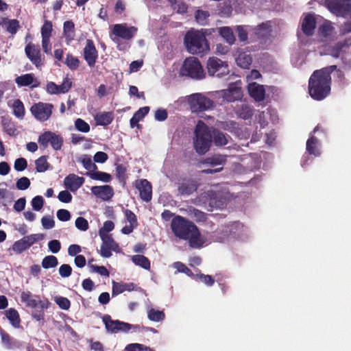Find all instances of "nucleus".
Instances as JSON below:
<instances>
[{"instance_id":"obj_14","label":"nucleus","mask_w":351,"mask_h":351,"mask_svg":"<svg viewBox=\"0 0 351 351\" xmlns=\"http://www.w3.org/2000/svg\"><path fill=\"white\" fill-rule=\"evenodd\" d=\"M102 244L100 249V254L102 257L109 258L112 256L111 251L120 252L119 245L114 241L112 236H101Z\"/></svg>"},{"instance_id":"obj_10","label":"nucleus","mask_w":351,"mask_h":351,"mask_svg":"<svg viewBox=\"0 0 351 351\" xmlns=\"http://www.w3.org/2000/svg\"><path fill=\"white\" fill-rule=\"evenodd\" d=\"M189 103L194 112H202L213 106V102L209 98L200 93H195L190 96Z\"/></svg>"},{"instance_id":"obj_60","label":"nucleus","mask_w":351,"mask_h":351,"mask_svg":"<svg viewBox=\"0 0 351 351\" xmlns=\"http://www.w3.org/2000/svg\"><path fill=\"white\" fill-rule=\"evenodd\" d=\"M75 227L82 231H86L89 228V225L87 219L82 217H79L75 220Z\"/></svg>"},{"instance_id":"obj_58","label":"nucleus","mask_w":351,"mask_h":351,"mask_svg":"<svg viewBox=\"0 0 351 351\" xmlns=\"http://www.w3.org/2000/svg\"><path fill=\"white\" fill-rule=\"evenodd\" d=\"M125 351H149L150 348L140 343H130L126 346Z\"/></svg>"},{"instance_id":"obj_20","label":"nucleus","mask_w":351,"mask_h":351,"mask_svg":"<svg viewBox=\"0 0 351 351\" xmlns=\"http://www.w3.org/2000/svg\"><path fill=\"white\" fill-rule=\"evenodd\" d=\"M0 26L12 36L16 34L21 27L18 20L10 19L8 17H2L0 19Z\"/></svg>"},{"instance_id":"obj_56","label":"nucleus","mask_w":351,"mask_h":351,"mask_svg":"<svg viewBox=\"0 0 351 351\" xmlns=\"http://www.w3.org/2000/svg\"><path fill=\"white\" fill-rule=\"evenodd\" d=\"M55 302L62 310H68L71 306L70 300L68 298L62 296L56 297Z\"/></svg>"},{"instance_id":"obj_2","label":"nucleus","mask_w":351,"mask_h":351,"mask_svg":"<svg viewBox=\"0 0 351 351\" xmlns=\"http://www.w3.org/2000/svg\"><path fill=\"white\" fill-rule=\"evenodd\" d=\"M215 29H204V32H188L184 37V43L189 53L192 54H204L209 50V45L206 35L215 32Z\"/></svg>"},{"instance_id":"obj_8","label":"nucleus","mask_w":351,"mask_h":351,"mask_svg":"<svg viewBox=\"0 0 351 351\" xmlns=\"http://www.w3.org/2000/svg\"><path fill=\"white\" fill-rule=\"evenodd\" d=\"M53 105L49 103L38 102L30 108V112L36 119L44 122L47 121L52 114Z\"/></svg>"},{"instance_id":"obj_16","label":"nucleus","mask_w":351,"mask_h":351,"mask_svg":"<svg viewBox=\"0 0 351 351\" xmlns=\"http://www.w3.org/2000/svg\"><path fill=\"white\" fill-rule=\"evenodd\" d=\"M83 53L84 58L86 61L88 65L90 67H93L95 65L98 58V51L93 40H86Z\"/></svg>"},{"instance_id":"obj_53","label":"nucleus","mask_w":351,"mask_h":351,"mask_svg":"<svg viewBox=\"0 0 351 351\" xmlns=\"http://www.w3.org/2000/svg\"><path fill=\"white\" fill-rule=\"evenodd\" d=\"M53 31L52 23L46 20L41 27L42 38H50Z\"/></svg>"},{"instance_id":"obj_21","label":"nucleus","mask_w":351,"mask_h":351,"mask_svg":"<svg viewBox=\"0 0 351 351\" xmlns=\"http://www.w3.org/2000/svg\"><path fill=\"white\" fill-rule=\"evenodd\" d=\"M316 27V21L313 14H308L302 22V30L303 33L309 36L314 33Z\"/></svg>"},{"instance_id":"obj_35","label":"nucleus","mask_w":351,"mask_h":351,"mask_svg":"<svg viewBox=\"0 0 351 351\" xmlns=\"http://www.w3.org/2000/svg\"><path fill=\"white\" fill-rule=\"evenodd\" d=\"M236 113L239 117L247 120L252 117L254 111L252 108L249 105L243 104L237 107Z\"/></svg>"},{"instance_id":"obj_55","label":"nucleus","mask_w":351,"mask_h":351,"mask_svg":"<svg viewBox=\"0 0 351 351\" xmlns=\"http://www.w3.org/2000/svg\"><path fill=\"white\" fill-rule=\"evenodd\" d=\"M75 128L82 132L87 133L90 131V125L84 120L78 118L75 121Z\"/></svg>"},{"instance_id":"obj_51","label":"nucleus","mask_w":351,"mask_h":351,"mask_svg":"<svg viewBox=\"0 0 351 351\" xmlns=\"http://www.w3.org/2000/svg\"><path fill=\"white\" fill-rule=\"evenodd\" d=\"M332 29V27L330 24L326 23L319 27L318 34L319 36L326 39L331 35Z\"/></svg>"},{"instance_id":"obj_25","label":"nucleus","mask_w":351,"mask_h":351,"mask_svg":"<svg viewBox=\"0 0 351 351\" xmlns=\"http://www.w3.org/2000/svg\"><path fill=\"white\" fill-rule=\"evenodd\" d=\"M248 92L256 101H261L265 99V90L263 85L255 82L250 83L248 86Z\"/></svg>"},{"instance_id":"obj_43","label":"nucleus","mask_w":351,"mask_h":351,"mask_svg":"<svg viewBox=\"0 0 351 351\" xmlns=\"http://www.w3.org/2000/svg\"><path fill=\"white\" fill-rule=\"evenodd\" d=\"M47 156H42L35 160L36 170L43 173L49 169L50 164L47 162Z\"/></svg>"},{"instance_id":"obj_41","label":"nucleus","mask_w":351,"mask_h":351,"mask_svg":"<svg viewBox=\"0 0 351 351\" xmlns=\"http://www.w3.org/2000/svg\"><path fill=\"white\" fill-rule=\"evenodd\" d=\"M236 60L237 64L243 69H247L252 62L251 56L245 52L240 53Z\"/></svg>"},{"instance_id":"obj_24","label":"nucleus","mask_w":351,"mask_h":351,"mask_svg":"<svg viewBox=\"0 0 351 351\" xmlns=\"http://www.w3.org/2000/svg\"><path fill=\"white\" fill-rule=\"evenodd\" d=\"M15 82L19 86H27L32 85V88H36L40 86V82L37 79L34 78L33 73H27L17 77Z\"/></svg>"},{"instance_id":"obj_19","label":"nucleus","mask_w":351,"mask_h":351,"mask_svg":"<svg viewBox=\"0 0 351 351\" xmlns=\"http://www.w3.org/2000/svg\"><path fill=\"white\" fill-rule=\"evenodd\" d=\"M84 183V178L74 173L69 174L64 180V184L72 192L76 191Z\"/></svg>"},{"instance_id":"obj_31","label":"nucleus","mask_w":351,"mask_h":351,"mask_svg":"<svg viewBox=\"0 0 351 351\" xmlns=\"http://www.w3.org/2000/svg\"><path fill=\"white\" fill-rule=\"evenodd\" d=\"M149 111V107L148 106L140 108L131 118L130 121V127L132 128L136 126L139 127L138 122L148 114Z\"/></svg>"},{"instance_id":"obj_46","label":"nucleus","mask_w":351,"mask_h":351,"mask_svg":"<svg viewBox=\"0 0 351 351\" xmlns=\"http://www.w3.org/2000/svg\"><path fill=\"white\" fill-rule=\"evenodd\" d=\"M148 319L152 322H161L165 319V314L162 311L150 308L147 312Z\"/></svg>"},{"instance_id":"obj_38","label":"nucleus","mask_w":351,"mask_h":351,"mask_svg":"<svg viewBox=\"0 0 351 351\" xmlns=\"http://www.w3.org/2000/svg\"><path fill=\"white\" fill-rule=\"evenodd\" d=\"M132 261L144 269L149 270L151 267L150 261L146 256L143 255H134L132 256Z\"/></svg>"},{"instance_id":"obj_26","label":"nucleus","mask_w":351,"mask_h":351,"mask_svg":"<svg viewBox=\"0 0 351 351\" xmlns=\"http://www.w3.org/2000/svg\"><path fill=\"white\" fill-rule=\"evenodd\" d=\"M226 155L215 154L205 158L201 161V163L210 167H215L218 165L223 166L226 163Z\"/></svg>"},{"instance_id":"obj_9","label":"nucleus","mask_w":351,"mask_h":351,"mask_svg":"<svg viewBox=\"0 0 351 351\" xmlns=\"http://www.w3.org/2000/svg\"><path fill=\"white\" fill-rule=\"evenodd\" d=\"M219 94L223 97V100L227 102H234L241 99L243 97V91L241 80L231 83L227 89L219 91Z\"/></svg>"},{"instance_id":"obj_36","label":"nucleus","mask_w":351,"mask_h":351,"mask_svg":"<svg viewBox=\"0 0 351 351\" xmlns=\"http://www.w3.org/2000/svg\"><path fill=\"white\" fill-rule=\"evenodd\" d=\"M5 314L13 327L16 328H19L21 324V318L18 311L15 308H10L6 310L5 311Z\"/></svg>"},{"instance_id":"obj_34","label":"nucleus","mask_w":351,"mask_h":351,"mask_svg":"<svg viewBox=\"0 0 351 351\" xmlns=\"http://www.w3.org/2000/svg\"><path fill=\"white\" fill-rule=\"evenodd\" d=\"M351 45V39H346L335 43L329 49L330 54L334 58H338L343 48H347Z\"/></svg>"},{"instance_id":"obj_18","label":"nucleus","mask_w":351,"mask_h":351,"mask_svg":"<svg viewBox=\"0 0 351 351\" xmlns=\"http://www.w3.org/2000/svg\"><path fill=\"white\" fill-rule=\"evenodd\" d=\"M328 8L337 15L348 16L351 13V2L327 1Z\"/></svg>"},{"instance_id":"obj_33","label":"nucleus","mask_w":351,"mask_h":351,"mask_svg":"<svg viewBox=\"0 0 351 351\" xmlns=\"http://www.w3.org/2000/svg\"><path fill=\"white\" fill-rule=\"evenodd\" d=\"M219 34L228 43L232 45L234 43L236 39L231 27L228 26L221 27L217 29Z\"/></svg>"},{"instance_id":"obj_13","label":"nucleus","mask_w":351,"mask_h":351,"mask_svg":"<svg viewBox=\"0 0 351 351\" xmlns=\"http://www.w3.org/2000/svg\"><path fill=\"white\" fill-rule=\"evenodd\" d=\"M21 301L25 303L27 307L36 308L40 305L42 308H49L50 304L47 299L40 300L39 295H32L30 291H23L21 293Z\"/></svg>"},{"instance_id":"obj_11","label":"nucleus","mask_w":351,"mask_h":351,"mask_svg":"<svg viewBox=\"0 0 351 351\" xmlns=\"http://www.w3.org/2000/svg\"><path fill=\"white\" fill-rule=\"evenodd\" d=\"M25 53L30 62L37 69H40L44 64L45 58L41 54L39 45L29 42L25 47Z\"/></svg>"},{"instance_id":"obj_61","label":"nucleus","mask_w":351,"mask_h":351,"mask_svg":"<svg viewBox=\"0 0 351 351\" xmlns=\"http://www.w3.org/2000/svg\"><path fill=\"white\" fill-rule=\"evenodd\" d=\"M32 315L37 321L44 320L45 317V310L47 308H42L40 305H38L36 308H34Z\"/></svg>"},{"instance_id":"obj_59","label":"nucleus","mask_w":351,"mask_h":351,"mask_svg":"<svg viewBox=\"0 0 351 351\" xmlns=\"http://www.w3.org/2000/svg\"><path fill=\"white\" fill-rule=\"evenodd\" d=\"M191 215L197 222H204L207 219V215L196 208L191 210Z\"/></svg>"},{"instance_id":"obj_47","label":"nucleus","mask_w":351,"mask_h":351,"mask_svg":"<svg viewBox=\"0 0 351 351\" xmlns=\"http://www.w3.org/2000/svg\"><path fill=\"white\" fill-rule=\"evenodd\" d=\"M58 265L57 257L53 255L45 256L42 261V267L45 269L56 267Z\"/></svg>"},{"instance_id":"obj_30","label":"nucleus","mask_w":351,"mask_h":351,"mask_svg":"<svg viewBox=\"0 0 351 351\" xmlns=\"http://www.w3.org/2000/svg\"><path fill=\"white\" fill-rule=\"evenodd\" d=\"M91 191L95 195H99L104 199H110L114 194L112 186L109 185L93 186Z\"/></svg>"},{"instance_id":"obj_40","label":"nucleus","mask_w":351,"mask_h":351,"mask_svg":"<svg viewBox=\"0 0 351 351\" xmlns=\"http://www.w3.org/2000/svg\"><path fill=\"white\" fill-rule=\"evenodd\" d=\"M86 175L90 177L93 180H101L104 182H110L112 177L111 176L106 172L94 171L93 172H86Z\"/></svg>"},{"instance_id":"obj_62","label":"nucleus","mask_w":351,"mask_h":351,"mask_svg":"<svg viewBox=\"0 0 351 351\" xmlns=\"http://www.w3.org/2000/svg\"><path fill=\"white\" fill-rule=\"evenodd\" d=\"M44 204V199L40 195L34 197L32 200V206L34 210L39 211L42 209Z\"/></svg>"},{"instance_id":"obj_5","label":"nucleus","mask_w":351,"mask_h":351,"mask_svg":"<svg viewBox=\"0 0 351 351\" xmlns=\"http://www.w3.org/2000/svg\"><path fill=\"white\" fill-rule=\"evenodd\" d=\"M180 74L195 80H202L205 77L204 69L195 57H189L185 59L180 69Z\"/></svg>"},{"instance_id":"obj_7","label":"nucleus","mask_w":351,"mask_h":351,"mask_svg":"<svg viewBox=\"0 0 351 351\" xmlns=\"http://www.w3.org/2000/svg\"><path fill=\"white\" fill-rule=\"evenodd\" d=\"M206 68L210 76L221 77L229 73L228 64L216 57L209 58Z\"/></svg>"},{"instance_id":"obj_44","label":"nucleus","mask_w":351,"mask_h":351,"mask_svg":"<svg viewBox=\"0 0 351 351\" xmlns=\"http://www.w3.org/2000/svg\"><path fill=\"white\" fill-rule=\"evenodd\" d=\"M318 143L317 138L311 136L306 141V151L309 154L314 155L317 156L319 155V152L317 148V145Z\"/></svg>"},{"instance_id":"obj_39","label":"nucleus","mask_w":351,"mask_h":351,"mask_svg":"<svg viewBox=\"0 0 351 351\" xmlns=\"http://www.w3.org/2000/svg\"><path fill=\"white\" fill-rule=\"evenodd\" d=\"M63 32L66 40L69 42L75 37V25L71 21H66L63 25Z\"/></svg>"},{"instance_id":"obj_32","label":"nucleus","mask_w":351,"mask_h":351,"mask_svg":"<svg viewBox=\"0 0 351 351\" xmlns=\"http://www.w3.org/2000/svg\"><path fill=\"white\" fill-rule=\"evenodd\" d=\"M98 125L107 126L110 125L114 119L112 112H104L97 114L95 117Z\"/></svg>"},{"instance_id":"obj_27","label":"nucleus","mask_w":351,"mask_h":351,"mask_svg":"<svg viewBox=\"0 0 351 351\" xmlns=\"http://www.w3.org/2000/svg\"><path fill=\"white\" fill-rule=\"evenodd\" d=\"M197 189L196 182L193 180H187L178 186V191L182 195H189L195 192Z\"/></svg>"},{"instance_id":"obj_49","label":"nucleus","mask_w":351,"mask_h":351,"mask_svg":"<svg viewBox=\"0 0 351 351\" xmlns=\"http://www.w3.org/2000/svg\"><path fill=\"white\" fill-rule=\"evenodd\" d=\"M81 162L88 171L87 172H93L97 169V165L92 162L90 156L84 155L81 159Z\"/></svg>"},{"instance_id":"obj_63","label":"nucleus","mask_w":351,"mask_h":351,"mask_svg":"<svg viewBox=\"0 0 351 351\" xmlns=\"http://www.w3.org/2000/svg\"><path fill=\"white\" fill-rule=\"evenodd\" d=\"M30 180L27 177H22L19 178L16 183V186L19 190H25L28 189L30 186Z\"/></svg>"},{"instance_id":"obj_29","label":"nucleus","mask_w":351,"mask_h":351,"mask_svg":"<svg viewBox=\"0 0 351 351\" xmlns=\"http://www.w3.org/2000/svg\"><path fill=\"white\" fill-rule=\"evenodd\" d=\"M134 284L132 282L123 283L112 282V295L114 297L119 294L123 293L125 291H131L134 289Z\"/></svg>"},{"instance_id":"obj_37","label":"nucleus","mask_w":351,"mask_h":351,"mask_svg":"<svg viewBox=\"0 0 351 351\" xmlns=\"http://www.w3.org/2000/svg\"><path fill=\"white\" fill-rule=\"evenodd\" d=\"M102 321L105 324L106 329L112 333H117V326L121 324H119V320L112 319L110 315L106 314L102 317Z\"/></svg>"},{"instance_id":"obj_3","label":"nucleus","mask_w":351,"mask_h":351,"mask_svg":"<svg viewBox=\"0 0 351 351\" xmlns=\"http://www.w3.org/2000/svg\"><path fill=\"white\" fill-rule=\"evenodd\" d=\"M195 138L194 147L199 154H204L209 149L212 143V134L209 128L202 121H199L195 129Z\"/></svg>"},{"instance_id":"obj_50","label":"nucleus","mask_w":351,"mask_h":351,"mask_svg":"<svg viewBox=\"0 0 351 351\" xmlns=\"http://www.w3.org/2000/svg\"><path fill=\"white\" fill-rule=\"evenodd\" d=\"M127 168L123 164H116V176L119 180L125 182L127 179Z\"/></svg>"},{"instance_id":"obj_64","label":"nucleus","mask_w":351,"mask_h":351,"mask_svg":"<svg viewBox=\"0 0 351 351\" xmlns=\"http://www.w3.org/2000/svg\"><path fill=\"white\" fill-rule=\"evenodd\" d=\"M27 167V162L24 158H19L14 161V167L17 171H24Z\"/></svg>"},{"instance_id":"obj_23","label":"nucleus","mask_w":351,"mask_h":351,"mask_svg":"<svg viewBox=\"0 0 351 351\" xmlns=\"http://www.w3.org/2000/svg\"><path fill=\"white\" fill-rule=\"evenodd\" d=\"M0 335L1 338V343L3 346L8 350H14L21 347L20 342L11 337L8 332L3 330L0 327Z\"/></svg>"},{"instance_id":"obj_4","label":"nucleus","mask_w":351,"mask_h":351,"mask_svg":"<svg viewBox=\"0 0 351 351\" xmlns=\"http://www.w3.org/2000/svg\"><path fill=\"white\" fill-rule=\"evenodd\" d=\"M171 228L177 237L187 240L193 230L196 229V225L184 217L178 215L172 219Z\"/></svg>"},{"instance_id":"obj_22","label":"nucleus","mask_w":351,"mask_h":351,"mask_svg":"<svg viewBox=\"0 0 351 351\" xmlns=\"http://www.w3.org/2000/svg\"><path fill=\"white\" fill-rule=\"evenodd\" d=\"M187 240H189V246L195 249L202 247L206 241L205 238L201 235L197 226L196 229L193 230Z\"/></svg>"},{"instance_id":"obj_52","label":"nucleus","mask_w":351,"mask_h":351,"mask_svg":"<svg viewBox=\"0 0 351 351\" xmlns=\"http://www.w3.org/2000/svg\"><path fill=\"white\" fill-rule=\"evenodd\" d=\"M195 16L196 21L199 24L204 25L207 23V20H208V17L210 16V14H209L208 12H207V11L198 10L195 12Z\"/></svg>"},{"instance_id":"obj_45","label":"nucleus","mask_w":351,"mask_h":351,"mask_svg":"<svg viewBox=\"0 0 351 351\" xmlns=\"http://www.w3.org/2000/svg\"><path fill=\"white\" fill-rule=\"evenodd\" d=\"M13 114L19 119H23L25 116V107L23 103L20 99L14 100L12 104Z\"/></svg>"},{"instance_id":"obj_42","label":"nucleus","mask_w":351,"mask_h":351,"mask_svg":"<svg viewBox=\"0 0 351 351\" xmlns=\"http://www.w3.org/2000/svg\"><path fill=\"white\" fill-rule=\"evenodd\" d=\"M1 123L3 128V130L6 134L10 136H16V128L14 123L12 122L11 119L7 117H2Z\"/></svg>"},{"instance_id":"obj_6","label":"nucleus","mask_w":351,"mask_h":351,"mask_svg":"<svg viewBox=\"0 0 351 351\" xmlns=\"http://www.w3.org/2000/svg\"><path fill=\"white\" fill-rule=\"evenodd\" d=\"M38 143L40 147L43 149L50 145L54 150L59 151L62 149L64 139L60 134L51 131H45L38 136Z\"/></svg>"},{"instance_id":"obj_15","label":"nucleus","mask_w":351,"mask_h":351,"mask_svg":"<svg viewBox=\"0 0 351 351\" xmlns=\"http://www.w3.org/2000/svg\"><path fill=\"white\" fill-rule=\"evenodd\" d=\"M136 27H128L125 23L115 24L112 29V34L125 40L132 39L137 32Z\"/></svg>"},{"instance_id":"obj_57","label":"nucleus","mask_w":351,"mask_h":351,"mask_svg":"<svg viewBox=\"0 0 351 351\" xmlns=\"http://www.w3.org/2000/svg\"><path fill=\"white\" fill-rule=\"evenodd\" d=\"M195 277L208 287L213 286L215 283L214 278L210 275L199 273L195 275Z\"/></svg>"},{"instance_id":"obj_17","label":"nucleus","mask_w":351,"mask_h":351,"mask_svg":"<svg viewBox=\"0 0 351 351\" xmlns=\"http://www.w3.org/2000/svg\"><path fill=\"white\" fill-rule=\"evenodd\" d=\"M135 186L138 190L140 197L143 201L145 202L151 201L152 198V186L147 180H137Z\"/></svg>"},{"instance_id":"obj_12","label":"nucleus","mask_w":351,"mask_h":351,"mask_svg":"<svg viewBox=\"0 0 351 351\" xmlns=\"http://www.w3.org/2000/svg\"><path fill=\"white\" fill-rule=\"evenodd\" d=\"M43 235L40 234H34L23 237L12 245V250L16 254H21L28 249L36 241L41 240Z\"/></svg>"},{"instance_id":"obj_48","label":"nucleus","mask_w":351,"mask_h":351,"mask_svg":"<svg viewBox=\"0 0 351 351\" xmlns=\"http://www.w3.org/2000/svg\"><path fill=\"white\" fill-rule=\"evenodd\" d=\"M64 64L71 69L76 70L80 66V60L71 53H67Z\"/></svg>"},{"instance_id":"obj_28","label":"nucleus","mask_w":351,"mask_h":351,"mask_svg":"<svg viewBox=\"0 0 351 351\" xmlns=\"http://www.w3.org/2000/svg\"><path fill=\"white\" fill-rule=\"evenodd\" d=\"M212 141L217 147H221L228 143L229 139L231 138L228 134H224L217 129H214L211 133Z\"/></svg>"},{"instance_id":"obj_54","label":"nucleus","mask_w":351,"mask_h":351,"mask_svg":"<svg viewBox=\"0 0 351 351\" xmlns=\"http://www.w3.org/2000/svg\"><path fill=\"white\" fill-rule=\"evenodd\" d=\"M114 228V224L112 221H106L104 223L103 227L99 231V236H112L111 234H109L108 232L113 230Z\"/></svg>"},{"instance_id":"obj_1","label":"nucleus","mask_w":351,"mask_h":351,"mask_svg":"<svg viewBox=\"0 0 351 351\" xmlns=\"http://www.w3.org/2000/svg\"><path fill=\"white\" fill-rule=\"evenodd\" d=\"M336 65L315 70L308 80V93L315 100L322 101L327 97L331 90V73L336 70Z\"/></svg>"}]
</instances>
